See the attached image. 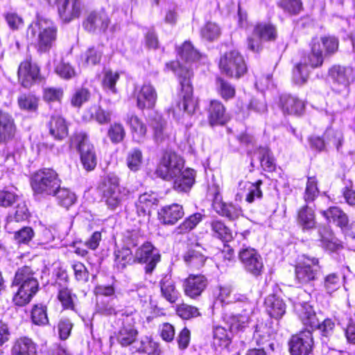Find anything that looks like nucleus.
<instances>
[{
	"label": "nucleus",
	"mask_w": 355,
	"mask_h": 355,
	"mask_svg": "<svg viewBox=\"0 0 355 355\" xmlns=\"http://www.w3.org/2000/svg\"><path fill=\"white\" fill-rule=\"evenodd\" d=\"M102 55L103 46L98 45L97 46L89 47L84 53L82 58L87 65H96L100 62Z\"/></svg>",
	"instance_id": "nucleus-46"
},
{
	"label": "nucleus",
	"mask_w": 355,
	"mask_h": 355,
	"mask_svg": "<svg viewBox=\"0 0 355 355\" xmlns=\"http://www.w3.org/2000/svg\"><path fill=\"white\" fill-rule=\"evenodd\" d=\"M173 179L174 180L173 188L176 191L187 192L194 182L195 171L193 169L187 168L181 171L180 174Z\"/></svg>",
	"instance_id": "nucleus-30"
},
{
	"label": "nucleus",
	"mask_w": 355,
	"mask_h": 355,
	"mask_svg": "<svg viewBox=\"0 0 355 355\" xmlns=\"http://www.w3.org/2000/svg\"><path fill=\"white\" fill-rule=\"evenodd\" d=\"M298 315L304 325L309 327L311 330L319 329L324 336H327L331 333L334 328V322L331 319H325L320 323L313 308L309 304L302 306Z\"/></svg>",
	"instance_id": "nucleus-10"
},
{
	"label": "nucleus",
	"mask_w": 355,
	"mask_h": 355,
	"mask_svg": "<svg viewBox=\"0 0 355 355\" xmlns=\"http://www.w3.org/2000/svg\"><path fill=\"white\" fill-rule=\"evenodd\" d=\"M157 98L155 88L150 83L144 84L137 95V105L141 109H152Z\"/></svg>",
	"instance_id": "nucleus-23"
},
{
	"label": "nucleus",
	"mask_w": 355,
	"mask_h": 355,
	"mask_svg": "<svg viewBox=\"0 0 355 355\" xmlns=\"http://www.w3.org/2000/svg\"><path fill=\"white\" fill-rule=\"evenodd\" d=\"M222 73L230 77L240 78L247 71V66L243 56L237 51L226 53L219 62Z\"/></svg>",
	"instance_id": "nucleus-8"
},
{
	"label": "nucleus",
	"mask_w": 355,
	"mask_h": 355,
	"mask_svg": "<svg viewBox=\"0 0 355 355\" xmlns=\"http://www.w3.org/2000/svg\"><path fill=\"white\" fill-rule=\"evenodd\" d=\"M143 162L142 152L139 148H135L131 149L126 157L128 167L132 171H138Z\"/></svg>",
	"instance_id": "nucleus-45"
},
{
	"label": "nucleus",
	"mask_w": 355,
	"mask_h": 355,
	"mask_svg": "<svg viewBox=\"0 0 355 355\" xmlns=\"http://www.w3.org/2000/svg\"><path fill=\"white\" fill-rule=\"evenodd\" d=\"M178 54L182 60L187 62L198 60L200 58L199 53L194 49L193 45L185 42L181 47L178 49Z\"/></svg>",
	"instance_id": "nucleus-50"
},
{
	"label": "nucleus",
	"mask_w": 355,
	"mask_h": 355,
	"mask_svg": "<svg viewBox=\"0 0 355 355\" xmlns=\"http://www.w3.org/2000/svg\"><path fill=\"white\" fill-rule=\"evenodd\" d=\"M231 343L230 334L225 327L218 326L214 329V343L222 347H227Z\"/></svg>",
	"instance_id": "nucleus-52"
},
{
	"label": "nucleus",
	"mask_w": 355,
	"mask_h": 355,
	"mask_svg": "<svg viewBox=\"0 0 355 355\" xmlns=\"http://www.w3.org/2000/svg\"><path fill=\"white\" fill-rule=\"evenodd\" d=\"M127 123L130 127L132 140L138 144L144 143L147 134V128L145 123L134 115L128 117Z\"/></svg>",
	"instance_id": "nucleus-31"
},
{
	"label": "nucleus",
	"mask_w": 355,
	"mask_h": 355,
	"mask_svg": "<svg viewBox=\"0 0 355 355\" xmlns=\"http://www.w3.org/2000/svg\"><path fill=\"white\" fill-rule=\"evenodd\" d=\"M313 339L311 331H302L293 335L289 340L288 347L291 355H309L312 351Z\"/></svg>",
	"instance_id": "nucleus-13"
},
{
	"label": "nucleus",
	"mask_w": 355,
	"mask_h": 355,
	"mask_svg": "<svg viewBox=\"0 0 355 355\" xmlns=\"http://www.w3.org/2000/svg\"><path fill=\"white\" fill-rule=\"evenodd\" d=\"M329 76L333 82V90L339 94H348L349 85L355 78L352 68L334 65L329 69Z\"/></svg>",
	"instance_id": "nucleus-9"
},
{
	"label": "nucleus",
	"mask_w": 355,
	"mask_h": 355,
	"mask_svg": "<svg viewBox=\"0 0 355 355\" xmlns=\"http://www.w3.org/2000/svg\"><path fill=\"white\" fill-rule=\"evenodd\" d=\"M211 227L214 236L224 241H229L232 239L230 230L220 220H213Z\"/></svg>",
	"instance_id": "nucleus-47"
},
{
	"label": "nucleus",
	"mask_w": 355,
	"mask_h": 355,
	"mask_svg": "<svg viewBox=\"0 0 355 355\" xmlns=\"http://www.w3.org/2000/svg\"><path fill=\"white\" fill-rule=\"evenodd\" d=\"M162 296L168 302L175 303L179 297V292L176 289L174 281L168 276H165L159 282Z\"/></svg>",
	"instance_id": "nucleus-35"
},
{
	"label": "nucleus",
	"mask_w": 355,
	"mask_h": 355,
	"mask_svg": "<svg viewBox=\"0 0 355 355\" xmlns=\"http://www.w3.org/2000/svg\"><path fill=\"white\" fill-rule=\"evenodd\" d=\"M128 191L119 186V178L112 173L104 179L103 198L108 209L115 210L126 199Z\"/></svg>",
	"instance_id": "nucleus-6"
},
{
	"label": "nucleus",
	"mask_w": 355,
	"mask_h": 355,
	"mask_svg": "<svg viewBox=\"0 0 355 355\" xmlns=\"http://www.w3.org/2000/svg\"><path fill=\"white\" fill-rule=\"evenodd\" d=\"M110 24L107 15L103 11L92 12L83 22V26L89 32L105 31Z\"/></svg>",
	"instance_id": "nucleus-24"
},
{
	"label": "nucleus",
	"mask_w": 355,
	"mask_h": 355,
	"mask_svg": "<svg viewBox=\"0 0 355 355\" xmlns=\"http://www.w3.org/2000/svg\"><path fill=\"white\" fill-rule=\"evenodd\" d=\"M55 71L62 78L65 80L71 79L77 76L74 68L69 63L60 62L55 69Z\"/></svg>",
	"instance_id": "nucleus-64"
},
{
	"label": "nucleus",
	"mask_w": 355,
	"mask_h": 355,
	"mask_svg": "<svg viewBox=\"0 0 355 355\" xmlns=\"http://www.w3.org/2000/svg\"><path fill=\"white\" fill-rule=\"evenodd\" d=\"M318 233L320 237V241L323 248L330 251H334L338 248L339 244L336 243L331 230L324 227L319 229Z\"/></svg>",
	"instance_id": "nucleus-41"
},
{
	"label": "nucleus",
	"mask_w": 355,
	"mask_h": 355,
	"mask_svg": "<svg viewBox=\"0 0 355 355\" xmlns=\"http://www.w3.org/2000/svg\"><path fill=\"white\" fill-rule=\"evenodd\" d=\"M183 166L181 157L175 153H166L157 166L156 173L164 180H172L180 174Z\"/></svg>",
	"instance_id": "nucleus-11"
},
{
	"label": "nucleus",
	"mask_w": 355,
	"mask_h": 355,
	"mask_svg": "<svg viewBox=\"0 0 355 355\" xmlns=\"http://www.w3.org/2000/svg\"><path fill=\"white\" fill-rule=\"evenodd\" d=\"M31 318L33 322L37 325L46 324L49 322L46 307L42 304L35 305L32 309Z\"/></svg>",
	"instance_id": "nucleus-55"
},
{
	"label": "nucleus",
	"mask_w": 355,
	"mask_h": 355,
	"mask_svg": "<svg viewBox=\"0 0 355 355\" xmlns=\"http://www.w3.org/2000/svg\"><path fill=\"white\" fill-rule=\"evenodd\" d=\"M208 113L209 123L211 126L223 125L227 121L225 107L218 101L210 102Z\"/></svg>",
	"instance_id": "nucleus-29"
},
{
	"label": "nucleus",
	"mask_w": 355,
	"mask_h": 355,
	"mask_svg": "<svg viewBox=\"0 0 355 355\" xmlns=\"http://www.w3.org/2000/svg\"><path fill=\"white\" fill-rule=\"evenodd\" d=\"M126 132L121 123L114 122L110 124L107 130V137L113 144L122 142L125 137Z\"/></svg>",
	"instance_id": "nucleus-44"
},
{
	"label": "nucleus",
	"mask_w": 355,
	"mask_h": 355,
	"mask_svg": "<svg viewBox=\"0 0 355 355\" xmlns=\"http://www.w3.org/2000/svg\"><path fill=\"white\" fill-rule=\"evenodd\" d=\"M297 220L303 230L315 227L316 221L313 209L307 205L303 206L298 211Z\"/></svg>",
	"instance_id": "nucleus-37"
},
{
	"label": "nucleus",
	"mask_w": 355,
	"mask_h": 355,
	"mask_svg": "<svg viewBox=\"0 0 355 355\" xmlns=\"http://www.w3.org/2000/svg\"><path fill=\"white\" fill-rule=\"evenodd\" d=\"M52 195L56 196L59 203L67 208L72 205L76 201V196L73 193L67 189L61 188L60 187Z\"/></svg>",
	"instance_id": "nucleus-51"
},
{
	"label": "nucleus",
	"mask_w": 355,
	"mask_h": 355,
	"mask_svg": "<svg viewBox=\"0 0 355 355\" xmlns=\"http://www.w3.org/2000/svg\"><path fill=\"white\" fill-rule=\"evenodd\" d=\"M71 145L78 149L81 163L87 171L93 170L96 166V157L92 144L89 142L84 132L75 134L71 138Z\"/></svg>",
	"instance_id": "nucleus-7"
},
{
	"label": "nucleus",
	"mask_w": 355,
	"mask_h": 355,
	"mask_svg": "<svg viewBox=\"0 0 355 355\" xmlns=\"http://www.w3.org/2000/svg\"><path fill=\"white\" fill-rule=\"evenodd\" d=\"M134 320L133 317L127 315L124 319L123 327L118 333L117 341L123 347L131 345L136 340L138 332L132 324L135 322Z\"/></svg>",
	"instance_id": "nucleus-25"
},
{
	"label": "nucleus",
	"mask_w": 355,
	"mask_h": 355,
	"mask_svg": "<svg viewBox=\"0 0 355 355\" xmlns=\"http://www.w3.org/2000/svg\"><path fill=\"white\" fill-rule=\"evenodd\" d=\"M277 105L284 115H300L304 109L303 101L289 94H281Z\"/></svg>",
	"instance_id": "nucleus-19"
},
{
	"label": "nucleus",
	"mask_w": 355,
	"mask_h": 355,
	"mask_svg": "<svg viewBox=\"0 0 355 355\" xmlns=\"http://www.w3.org/2000/svg\"><path fill=\"white\" fill-rule=\"evenodd\" d=\"M202 220V215L199 213L194 214L186 218L173 233L175 234H183L193 230Z\"/></svg>",
	"instance_id": "nucleus-42"
},
{
	"label": "nucleus",
	"mask_w": 355,
	"mask_h": 355,
	"mask_svg": "<svg viewBox=\"0 0 355 355\" xmlns=\"http://www.w3.org/2000/svg\"><path fill=\"white\" fill-rule=\"evenodd\" d=\"M253 35L263 41H274L277 35L276 28L270 24H257L253 30Z\"/></svg>",
	"instance_id": "nucleus-40"
},
{
	"label": "nucleus",
	"mask_w": 355,
	"mask_h": 355,
	"mask_svg": "<svg viewBox=\"0 0 355 355\" xmlns=\"http://www.w3.org/2000/svg\"><path fill=\"white\" fill-rule=\"evenodd\" d=\"M166 67L179 78L181 87L180 96L182 98V103H178V107L189 114L194 113L197 107V102L193 98V87L191 83L192 71L189 67L180 65L178 61L166 63Z\"/></svg>",
	"instance_id": "nucleus-3"
},
{
	"label": "nucleus",
	"mask_w": 355,
	"mask_h": 355,
	"mask_svg": "<svg viewBox=\"0 0 355 355\" xmlns=\"http://www.w3.org/2000/svg\"><path fill=\"white\" fill-rule=\"evenodd\" d=\"M38 282L35 272L29 266H23L16 271L11 287L17 288L12 301L17 306L28 304L37 293Z\"/></svg>",
	"instance_id": "nucleus-1"
},
{
	"label": "nucleus",
	"mask_w": 355,
	"mask_h": 355,
	"mask_svg": "<svg viewBox=\"0 0 355 355\" xmlns=\"http://www.w3.org/2000/svg\"><path fill=\"white\" fill-rule=\"evenodd\" d=\"M320 45L322 44L326 55L334 54L338 49V39L332 35L321 37L318 39Z\"/></svg>",
	"instance_id": "nucleus-56"
},
{
	"label": "nucleus",
	"mask_w": 355,
	"mask_h": 355,
	"mask_svg": "<svg viewBox=\"0 0 355 355\" xmlns=\"http://www.w3.org/2000/svg\"><path fill=\"white\" fill-rule=\"evenodd\" d=\"M318 193L319 191L315 178L314 177L309 178L304 195L305 202H313L318 196Z\"/></svg>",
	"instance_id": "nucleus-60"
},
{
	"label": "nucleus",
	"mask_w": 355,
	"mask_h": 355,
	"mask_svg": "<svg viewBox=\"0 0 355 355\" xmlns=\"http://www.w3.org/2000/svg\"><path fill=\"white\" fill-rule=\"evenodd\" d=\"M48 127L49 133L55 139L62 140L68 135V128L65 120L61 116H51Z\"/></svg>",
	"instance_id": "nucleus-34"
},
{
	"label": "nucleus",
	"mask_w": 355,
	"mask_h": 355,
	"mask_svg": "<svg viewBox=\"0 0 355 355\" xmlns=\"http://www.w3.org/2000/svg\"><path fill=\"white\" fill-rule=\"evenodd\" d=\"M27 37L35 42L37 51L47 52L52 47L57 36V27L51 20L38 18L27 29Z\"/></svg>",
	"instance_id": "nucleus-2"
},
{
	"label": "nucleus",
	"mask_w": 355,
	"mask_h": 355,
	"mask_svg": "<svg viewBox=\"0 0 355 355\" xmlns=\"http://www.w3.org/2000/svg\"><path fill=\"white\" fill-rule=\"evenodd\" d=\"M34 232L30 227H24L15 232L14 239L19 244H26L33 237Z\"/></svg>",
	"instance_id": "nucleus-63"
},
{
	"label": "nucleus",
	"mask_w": 355,
	"mask_h": 355,
	"mask_svg": "<svg viewBox=\"0 0 355 355\" xmlns=\"http://www.w3.org/2000/svg\"><path fill=\"white\" fill-rule=\"evenodd\" d=\"M57 298L64 309L75 311L77 296L66 286H59Z\"/></svg>",
	"instance_id": "nucleus-39"
},
{
	"label": "nucleus",
	"mask_w": 355,
	"mask_h": 355,
	"mask_svg": "<svg viewBox=\"0 0 355 355\" xmlns=\"http://www.w3.org/2000/svg\"><path fill=\"white\" fill-rule=\"evenodd\" d=\"M212 207L218 214L230 220H234L242 215V209L240 206L232 202H225L218 193L216 194L214 197Z\"/></svg>",
	"instance_id": "nucleus-20"
},
{
	"label": "nucleus",
	"mask_w": 355,
	"mask_h": 355,
	"mask_svg": "<svg viewBox=\"0 0 355 355\" xmlns=\"http://www.w3.org/2000/svg\"><path fill=\"white\" fill-rule=\"evenodd\" d=\"M160 258L158 250L147 242L136 250L133 262L145 264L146 272L150 274L160 261Z\"/></svg>",
	"instance_id": "nucleus-12"
},
{
	"label": "nucleus",
	"mask_w": 355,
	"mask_h": 355,
	"mask_svg": "<svg viewBox=\"0 0 355 355\" xmlns=\"http://www.w3.org/2000/svg\"><path fill=\"white\" fill-rule=\"evenodd\" d=\"M137 351L141 353L147 354H153L156 352L157 349V344L153 341L151 338L146 336L141 338L139 343H137L135 347Z\"/></svg>",
	"instance_id": "nucleus-59"
},
{
	"label": "nucleus",
	"mask_w": 355,
	"mask_h": 355,
	"mask_svg": "<svg viewBox=\"0 0 355 355\" xmlns=\"http://www.w3.org/2000/svg\"><path fill=\"white\" fill-rule=\"evenodd\" d=\"M323 63L322 49L318 38H313L311 42V51L308 57V62L297 64L293 71V80L297 85H303L306 83L309 70L307 64L312 68L320 67Z\"/></svg>",
	"instance_id": "nucleus-4"
},
{
	"label": "nucleus",
	"mask_w": 355,
	"mask_h": 355,
	"mask_svg": "<svg viewBox=\"0 0 355 355\" xmlns=\"http://www.w3.org/2000/svg\"><path fill=\"white\" fill-rule=\"evenodd\" d=\"M343 284L340 275L336 272H332L327 275L323 279L322 286L324 291L329 293L337 291L340 288Z\"/></svg>",
	"instance_id": "nucleus-43"
},
{
	"label": "nucleus",
	"mask_w": 355,
	"mask_h": 355,
	"mask_svg": "<svg viewBox=\"0 0 355 355\" xmlns=\"http://www.w3.org/2000/svg\"><path fill=\"white\" fill-rule=\"evenodd\" d=\"M40 69L37 64L30 61L21 62L18 69V77L24 87H29L39 78Z\"/></svg>",
	"instance_id": "nucleus-22"
},
{
	"label": "nucleus",
	"mask_w": 355,
	"mask_h": 355,
	"mask_svg": "<svg viewBox=\"0 0 355 355\" xmlns=\"http://www.w3.org/2000/svg\"><path fill=\"white\" fill-rule=\"evenodd\" d=\"M149 125L153 130V139L157 144H163L168 140L170 132L166 122L161 115L155 113L150 116Z\"/></svg>",
	"instance_id": "nucleus-21"
},
{
	"label": "nucleus",
	"mask_w": 355,
	"mask_h": 355,
	"mask_svg": "<svg viewBox=\"0 0 355 355\" xmlns=\"http://www.w3.org/2000/svg\"><path fill=\"white\" fill-rule=\"evenodd\" d=\"M12 355H36L35 345L28 338H21L12 346Z\"/></svg>",
	"instance_id": "nucleus-38"
},
{
	"label": "nucleus",
	"mask_w": 355,
	"mask_h": 355,
	"mask_svg": "<svg viewBox=\"0 0 355 355\" xmlns=\"http://www.w3.org/2000/svg\"><path fill=\"white\" fill-rule=\"evenodd\" d=\"M254 306L250 302H245L241 313L226 315L225 320L229 327L230 331L237 333L243 331L248 327L251 315L253 313Z\"/></svg>",
	"instance_id": "nucleus-14"
},
{
	"label": "nucleus",
	"mask_w": 355,
	"mask_h": 355,
	"mask_svg": "<svg viewBox=\"0 0 355 355\" xmlns=\"http://www.w3.org/2000/svg\"><path fill=\"white\" fill-rule=\"evenodd\" d=\"M60 18L65 22L78 18L83 5L81 0H55Z\"/></svg>",
	"instance_id": "nucleus-17"
},
{
	"label": "nucleus",
	"mask_w": 355,
	"mask_h": 355,
	"mask_svg": "<svg viewBox=\"0 0 355 355\" xmlns=\"http://www.w3.org/2000/svg\"><path fill=\"white\" fill-rule=\"evenodd\" d=\"M207 286V279L202 275H190L183 282L184 294L191 299L199 297Z\"/></svg>",
	"instance_id": "nucleus-18"
},
{
	"label": "nucleus",
	"mask_w": 355,
	"mask_h": 355,
	"mask_svg": "<svg viewBox=\"0 0 355 355\" xmlns=\"http://www.w3.org/2000/svg\"><path fill=\"white\" fill-rule=\"evenodd\" d=\"M319 269L318 259L304 257L295 267V279L299 284H308L315 279Z\"/></svg>",
	"instance_id": "nucleus-15"
},
{
	"label": "nucleus",
	"mask_w": 355,
	"mask_h": 355,
	"mask_svg": "<svg viewBox=\"0 0 355 355\" xmlns=\"http://www.w3.org/2000/svg\"><path fill=\"white\" fill-rule=\"evenodd\" d=\"M157 199L153 194L145 193L141 194L135 202L136 212L139 217H145L150 212L152 207Z\"/></svg>",
	"instance_id": "nucleus-36"
},
{
	"label": "nucleus",
	"mask_w": 355,
	"mask_h": 355,
	"mask_svg": "<svg viewBox=\"0 0 355 355\" xmlns=\"http://www.w3.org/2000/svg\"><path fill=\"white\" fill-rule=\"evenodd\" d=\"M265 304L270 316L277 320L281 318L286 312L285 303L276 295H268L265 300Z\"/></svg>",
	"instance_id": "nucleus-32"
},
{
	"label": "nucleus",
	"mask_w": 355,
	"mask_h": 355,
	"mask_svg": "<svg viewBox=\"0 0 355 355\" xmlns=\"http://www.w3.org/2000/svg\"><path fill=\"white\" fill-rule=\"evenodd\" d=\"M73 327V324L69 318H61L57 325L60 338L63 340H67L71 334Z\"/></svg>",
	"instance_id": "nucleus-62"
},
{
	"label": "nucleus",
	"mask_w": 355,
	"mask_h": 355,
	"mask_svg": "<svg viewBox=\"0 0 355 355\" xmlns=\"http://www.w3.org/2000/svg\"><path fill=\"white\" fill-rule=\"evenodd\" d=\"M260 162L262 168L268 172L275 169V164L273 157L270 155V152L268 148H262L259 150Z\"/></svg>",
	"instance_id": "nucleus-61"
},
{
	"label": "nucleus",
	"mask_w": 355,
	"mask_h": 355,
	"mask_svg": "<svg viewBox=\"0 0 355 355\" xmlns=\"http://www.w3.org/2000/svg\"><path fill=\"white\" fill-rule=\"evenodd\" d=\"M324 137L327 146H333L339 150L343 140V135L340 130L328 128Z\"/></svg>",
	"instance_id": "nucleus-49"
},
{
	"label": "nucleus",
	"mask_w": 355,
	"mask_h": 355,
	"mask_svg": "<svg viewBox=\"0 0 355 355\" xmlns=\"http://www.w3.org/2000/svg\"><path fill=\"white\" fill-rule=\"evenodd\" d=\"M60 184L58 173L51 168L36 171L31 179V187L36 194L51 195L60 188Z\"/></svg>",
	"instance_id": "nucleus-5"
},
{
	"label": "nucleus",
	"mask_w": 355,
	"mask_h": 355,
	"mask_svg": "<svg viewBox=\"0 0 355 355\" xmlns=\"http://www.w3.org/2000/svg\"><path fill=\"white\" fill-rule=\"evenodd\" d=\"M90 92L87 88L78 89L71 98V104L75 107H80L82 105L90 98Z\"/></svg>",
	"instance_id": "nucleus-58"
},
{
	"label": "nucleus",
	"mask_w": 355,
	"mask_h": 355,
	"mask_svg": "<svg viewBox=\"0 0 355 355\" xmlns=\"http://www.w3.org/2000/svg\"><path fill=\"white\" fill-rule=\"evenodd\" d=\"M114 256L115 266L119 270L124 269L134 259L132 251L129 248H124L116 251Z\"/></svg>",
	"instance_id": "nucleus-48"
},
{
	"label": "nucleus",
	"mask_w": 355,
	"mask_h": 355,
	"mask_svg": "<svg viewBox=\"0 0 355 355\" xmlns=\"http://www.w3.org/2000/svg\"><path fill=\"white\" fill-rule=\"evenodd\" d=\"M15 129L12 117L0 110V144L10 140L15 135Z\"/></svg>",
	"instance_id": "nucleus-27"
},
{
	"label": "nucleus",
	"mask_w": 355,
	"mask_h": 355,
	"mask_svg": "<svg viewBox=\"0 0 355 355\" xmlns=\"http://www.w3.org/2000/svg\"><path fill=\"white\" fill-rule=\"evenodd\" d=\"M200 248V247L196 245L194 248L189 249L184 254V261L191 268L200 269L205 263L207 258Z\"/></svg>",
	"instance_id": "nucleus-33"
},
{
	"label": "nucleus",
	"mask_w": 355,
	"mask_h": 355,
	"mask_svg": "<svg viewBox=\"0 0 355 355\" xmlns=\"http://www.w3.org/2000/svg\"><path fill=\"white\" fill-rule=\"evenodd\" d=\"M37 98L31 94H21L18 98V104L21 109L35 111L37 107Z\"/></svg>",
	"instance_id": "nucleus-57"
},
{
	"label": "nucleus",
	"mask_w": 355,
	"mask_h": 355,
	"mask_svg": "<svg viewBox=\"0 0 355 355\" xmlns=\"http://www.w3.org/2000/svg\"><path fill=\"white\" fill-rule=\"evenodd\" d=\"M320 213L329 223H333L340 228L346 227L348 224V216L338 207H331L327 210H321Z\"/></svg>",
	"instance_id": "nucleus-28"
},
{
	"label": "nucleus",
	"mask_w": 355,
	"mask_h": 355,
	"mask_svg": "<svg viewBox=\"0 0 355 355\" xmlns=\"http://www.w3.org/2000/svg\"><path fill=\"white\" fill-rule=\"evenodd\" d=\"M184 214L182 207L176 203L166 205L159 211V220L165 225H174Z\"/></svg>",
	"instance_id": "nucleus-26"
},
{
	"label": "nucleus",
	"mask_w": 355,
	"mask_h": 355,
	"mask_svg": "<svg viewBox=\"0 0 355 355\" xmlns=\"http://www.w3.org/2000/svg\"><path fill=\"white\" fill-rule=\"evenodd\" d=\"M262 184L261 180H258L255 183L246 182L244 183V187L247 188L248 192L245 197V200L252 203L256 198L260 199L262 197V191L260 189Z\"/></svg>",
	"instance_id": "nucleus-53"
},
{
	"label": "nucleus",
	"mask_w": 355,
	"mask_h": 355,
	"mask_svg": "<svg viewBox=\"0 0 355 355\" xmlns=\"http://www.w3.org/2000/svg\"><path fill=\"white\" fill-rule=\"evenodd\" d=\"M202 37L208 41H213L217 39L220 35V28L214 22H207L200 31Z\"/></svg>",
	"instance_id": "nucleus-54"
},
{
	"label": "nucleus",
	"mask_w": 355,
	"mask_h": 355,
	"mask_svg": "<svg viewBox=\"0 0 355 355\" xmlns=\"http://www.w3.org/2000/svg\"><path fill=\"white\" fill-rule=\"evenodd\" d=\"M239 259L246 271L255 277L261 274L263 268V259L255 249L243 248L239 252Z\"/></svg>",
	"instance_id": "nucleus-16"
}]
</instances>
